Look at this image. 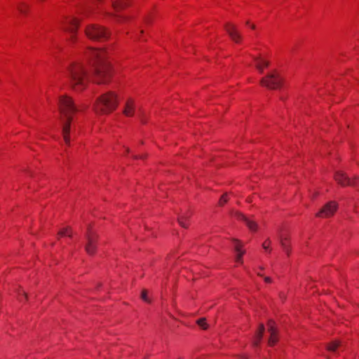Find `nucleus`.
<instances>
[{
	"mask_svg": "<svg viewBox=\"0 0 359 359\" xmlns=\"http://www.w3.org/2000/svg\"><path fill=\"white\" fill-rule=\"evenodd\" d=\"M86 55L91 61L95 81L98 83H107L112 76L108 52L104 49L88 48Z\"/></svg>",
	"mask_w": 359,
	"mask_h": 359,
	"instance_id": "f257e3e1",
	"label": "nucleus"
},
{
	"mask_svg": "<svg viewBox=\"0 0 359 359\" xmlns=\"http://www.w3.org/2000/svg\"><path fill=\"white\" fill-rule=\"evenodd\" d=\"M60 117L62 126V132L65 142L69 144L70 142L69 133L73 114L78 111L72 99L67 95H62L58 102Z\"/></svg>",
	"mask_w": 359,
	"mask_h": 359,
	"instance_id": "f03ea898",
	"label": "nucleus"
},
{
	"mask_svg": "<svg viewBox=\"0 0 359 359\" xmlns=\"http://www.w3.org/2000/svg\"><path fill=\"white\" fill-rule=\"evenodd\" d=\"M67 76L70 85L74 90L81 91L86 87L88 77L83 64H72L67 70Z\"/></svg>",
	"mask_w": 359,
	"mask_h": 359,
	"instance_id": "7ed1b4c3",
	"label": "nucleus"
},
{
	"mask_svg": "<svg viewBox=\"0 0 359 359\" xmlns=\"http://www.w3.org/2000/svg\"><path fill=\"white\" fill-rule=\"evenodd\" d=\"M117 105L116 95L109 92L99 97L96 100L94 107L97 114H109L113 111Z\"/></svg>",
	"mask_w": 359,
	"mask_h": 359,
	"instance_id": "20e7f679",
	"label": "nucleus"
},
{
	"mask_svg": "<svg viewBox=\"0 0 359 359\" xmlns=\"http://www.w3.org/2000/svg\"><path fill=\"white\" fill-rule=\"evenodd\" d=\"M85 34L90 40L100 41L106 40L109 36V32L105 27L97 24L86 26Z\"/></svg>",
	"mask_w": 359,
	"mask_h": 359,
	"instance_id": "39448f33",
	"label": "nucleus"
},
{
	"mask_svg": "<svg viewBox=\"0 0 359 359\" xmlns=\"http://www.w3.org/2000/svg\"><path fill=\"white\" fill-rule=\"evenodd\" d=\"M85 240L84 248L86 253L89 255H95L97 250L98 235L90 226L88 227L85 233Z\"/></svg>",
	"mask_w": 359,
	"mask_h": 359,
	"instance_id": "423d86ee",
	"label": "nucleus"
},
{
	"mask_svg": "<svg viewBox=\"0 0 359 359\" xmlns=\"http://www.w3.org/2000/svg\"><path fill=\"white\" fill-rule=\"evenodd\" d=\"M130 0H111V6L113 8L114 12H109L107 11H104L103 12L107 16L113 17L118 22H121L126 18L124 16L118 15L116 14V13L120 12L128 6L130 5Z\"/></svg>",
	"mask_w": 359,
	"mask_h": 359,
	"instance_id": "0eeeda50",
	"label": "nucleus"
},
{
	"mask_svg": "<svg viewBox=\"0 0 359 359\" xmlns=\"http://www.w3.org/2000/svg\"><path fill=\"white\" fill-rule=\"evenodd\" d=\"M260 83L270 89L279 88L282 85V78L276 72H271L266 75V77L262 78Z\"/></svg>",
	"mask_w": 359,
	"mask_h": 359,
	"instance_id": "6e6552de",
	"label": "nucleus"
},
{
	"mask_svg": "<svg viewBox=\"0 0 359 359\" xmlns=\"http://www.w3.org/2000/svg\"><path fill=\"white\" fill-rule=\"evenodd\" d=\"M79 22L76 18L69 17L62 22V29L71 34L70 41L74 42L76 40V33L79 27Z\"/></svg>",
	"mask_w": 359,
	"mask_h": 359,
	"instance_id": "1a4fd4ad",
	"label": "nucleus"
},
{
	"mask_svg": "<svg viewBox=\"0 0 359 359\" xmlns=\"http://www.w3.org/2000/svg\"><path fill=\"white\" fill-rule=\"evenodd\" d=\"M337 209V203L334 201H330L326 203L318 212L316 217H330L334 215Z\"/></svg>",
	"mask_w": 359,
	"mask_h": 359,
	"instance_id": "9d476101",
	"label": "nucleus"
},
{
	"mask_svg": "<svg viewBox=\"0 0 359 359\" xmlns=\"http://www.w3.org/2000/svg\"><path fill=\"white\" fill-rule=\"evenodd\" d=\"M334 178L335 180L342 186H355L358 180L356 177L353 179H351L341 171L337 172Z\"/></svg>",
	"mask_w": 359,
	"mask_h": 359,
	"instance_id": "9b49d317",
	"label": "nucleus"
},
{
	"mask_svg": "<svg viewBox=\"0 0 359 359\" xmlns=\"http://www.w3.org/2000/svg\"><path fill=\"white\" fill-rule=\"evenodd\" d=\"M268 332L270 334V337L268 341L269 346H273L278 341V331L275 327V323L270 320L267 323Z\"/></svg>",
	"mask_w": 359,
	"mask_h": 359,
	"instance_id": "f8f14e48",
	"label": "nucleus"
},
{
	"mask_svg": "<svg viewBox=\"0 0 359 359\" xmlns=\"http://www.w3.org/2000/svg\"><path fill=\"white\" fill-rule=\"evenodd\" d=\"M225 29L233 41L236 43H239L241 41L242 38L241 35L238 32L236 27L234 25L226 24L225 26Z\"/></svg>",
	"mask_w": 359,
	"mask_h": 359,
	"instance_id": "ddd939ff",
	"label": "nucleus"
},
{
	"mask_svg": "<svg viewBox=\"0 0 359 359\" xmlns=\"http://www.w3.org/2000/svg\"><path fill=\"white\" fill-rule=\"evenodd\" d=\"M135 112V104L133 100L129 99L127 100L123 109V114L126 116H133Z\"/></svg>",
	"mask_w": 359,
	"mask_h": 359,
	"instance_id": "4468645a",
	"label": "nucleus"
},
{
	"mask_svg": "<svg viewBox=\"0 0 359 359\" xmlns=\"http://www.w3.org/2000/svg\"><path fill=\"white\" fill-rule=\"evenodd\" d=\"M236 216L238 219L243 220L245 222L246 225L251 231H256L257 224L255 222L251 220L250 219L246 217L241 212H236Z\"/></svg>",
	"mask_w": 359,
	"mask_h": 359,
	"instance_id": "2eb2a0df",
	"label": "nucleus"
},
{
	"mask_svg": "<svg viewBox=\"0 0 359 359\" xmlns=\"http://www.w3.org/2000/svg\"><path fill=\"white\" fill-rule=\"evenodd\" d=\"M278 239H279L280 244L283 250L285 252V253L287 255H289L290 252V247L288 243V240H289L288 237L285 236L283 234H280L278 236Z\"/></svg>",
	"mask_w": 359,
	"mask_h": 359,
	"instance_id": "dca6fc26",
	"label": "nucleus"
},
{
	"mask_svg": "<svg viewBox=\"0 0 359 359\" xmlns=\"http://www.w3.org/2000/svg\"><path fill=\"white\" fill-rule=\"evenodd\" d=\"M233 242H235L234 249L237 253L236 257V262L238 263H242V256L245 254V251L241 250L239 241L238 240L234 239Z\"/></svg>",
	"mask_w": 359,
	"mask_h": 359,
	"instance_id": "f3484780",
	"label": "nucleus"
},
{
	"mask_svg": "<svg viewBox=\"0 0 359 359\" xmlns=\"http://www.w3.org/2000/svg\"><path fill=\"white\" fill-rule=\"evenodd\" d=\"M265 327L263 324H260L258 330L257 331L255 339L253 341V345L255 346H257L263 337V334L264 332Z\"/></svg>",
	"mask_w": 359,
	"mask_h": 359,
	"instance_id": "a211bd4d",
	"label": "nucleus"
},
{
	"mask_svg": "<svg viewBox=\"0 0 359 359\" xmlns=\"http://www.w3.org/2000/svg\"><path fill=\"white\" fill-rule=\"evenodd\" d=\"M255 60L257 62L256 67L260 72H263L264 67L269 66V62L267 61L262 60L259 58H255Z\"/></svg>",
	"mask_w": 359,
	"mask_h": 359,
	"instance_id": "6ab92c4d",
	"label": "nucleus"
},
{
	"mask_svg": "<svg viewBox=\"0 0 359 359\" xmlns=\"http://www.w3.org/2000/svg\"><path fill=\"white\" fill-rule=\"evenodd\" d=\"M341 346V341L335 340L327 344V349L331 352H335L337 348Z\"/></svg>",
	"mask_w": 359,
	"mask_h": 359,
	"instance_id": "aec40b11",
	"label": "nucleus"
},
{
	"mask_svg": "<svg viewBox=\"0 0 359 359\" xmlns=\"http://www.w3.org/2000/svg\"><path fill=\"white\" fill-rule=\"evenodd\" d=\"M188 216L187 215H181L178 217V222L180 224V225L184 228H187V222L188 220Z\"/></svg>",
	"mask_w": 359,
	"mask_h": 359,
	"instance_id": "412c9836",
	"label": "nucleus"
},
{
	"mask_svg": "<svg viewBox=\"0 0 359 359\" xmlns=\"http://www.w3.org/2000/svg\"><path fill=\"white\" fill-rule=\"evenodd\" d=\"M197 324L198 326H200L202 329L206 330L208 328V324L206 323V319L204 318H199L197 320Z\"/></svg>",
	"mask_w": 359,
	"mask_h": 359,
	"instance_id": "4be33fe9",
	"label": "nucleus"
},
{
	"mask_svg": "<svg viewBox=\"0 0 359 359\" xmlns=\"http://www.w3.org/2000/svg\"><path fill=\"white\" fill-rule=\"evenodd\" d=\"M227 201H228L227 194H225L222 195V197L220 198L219 201V205H223Z\"/></svg>",
	"mask_w": 359,
	"mask_h": 359,
	"instance_id": "5701e85b",
	"label": "nucleus"
},
{
	"mask_svg": "<svg viewBox=\"0 0 359 359\" xmlns=\"http://www.w3.org/2000/svg\"><path fill=\"white\" fill-rule=\"evenodd\" d=\"M271 240H270V239H269V238H268V239H266V240L263 243V244H262V247H263V248H264V250H269V251H271V250L269 249V246H270V245H271Z\"/></svg>",
	"mask_w": 359,
	"mask_h": 359,
	"instance_id": "b1692460",
	"label": "nucleus"
},
{
	"mask_svg": "<svg viewBox=\"0 0 359 359\" xmlns=\"http://www.w3.org/2000/svg\"><path fill=\"white\" fill-rule=\"evenodd\" d=\"M27 8L28 6L25 4H22L18 6V10L21 13H26Z\"/></svg>",
	"mask_w": 359,
	"mask_h": 359,
	"instance_id": "393cba45",
	"label": "nucleus"
},
{
	"mask_svg": "<svg viewBox=\"0 0 359 359\" xmlns=\"http://www.w3.org/2000/svg\"><path fill=\"white\" fill-rule=\"evenodd\" d=\"M141 297L142 299L146 302H149V300L147 297V290H144L142 292V294H141Z\"/></svg>",
	"mask_w": 359,
	"mask_h": 359,
	"instance_id": "a878e982",
	"label": "nucleus"
},
{
	"mask_svg": "<svg viewBox=\"0 0 359 359\" xmlns=\"http://www.w3.org/2000/svg\"><path fill=\"white\" fill-rule=\"evenodd\" d=\"M68 231H69V227L63 229L58 232V236H66Z\"/></svg>",
	"mask_w": 359,
	"mask_h": 359,
	"instance_id": "bb28decb",
	"label": "nucleus"
},
{
	"mask_svg": "<svg viewBox=\"0 0 359 359\" xmlns=\"http://www.w3.org/2000/svg\"><path fill=\"white\" fill-rule=\"evenodd\" d=\"M140 119L141 120L142 122H144V118H143V116H144V112L142 111L141 109H140Z\"/></svg>",
	"mask_w": 359,
	"mask_h": 359,
	"instance_id": "cd10ccee",
	"label": "nucleus"
},
{
	"mask_svg": "<svg viewBox=\"0 0 359 359\" xmlns=\"http://www.w3.org/2000/svg\"><path fill=\"white\" fill-rule=\"evenodd\" d=\"M67 236L69 237H72V229L69 227V231L67 233Z\"/></svg>",
	"mask_w": 359,
	"mask_h": 359,
	"instance_id": "c85d7f7f",
	"label": "nucleus"
},
{
	"mask_svg": "<svg viewBox=\"0 0 359 359\" xmlns=\"http://www.w3.org/2000/svg\"><path fill=\"white\" fill-rule=\"evenodd\" d=\"M264 281H265L266 283H271V278H269V277H265V278H264Z\"/></svg>",
	"mask_w": 359,
	"mask_h": 359,
	"instance_id": "c756f323",
	"label": "nucleus"
},
{
	"mask_svg": "<svg viewBox=\"0 0 359 359\" xmlns=\"http://www.w3.org/2000/svg\"><path fill=\"white\" fill-rule=\"evenodd\" d=\"M142 158H143V157L142 156H134V158H136V159Z\"/></svg>",
	"mask_w": 359,
	"mask_h": 359,
	"instance_id": "7c9ffc66",
	"label": "nucleus"
},
{
	"mask_svg": "<svg viewBox=\"0 0 359 359\" xmlns=\"http://www.w3.org/2000/svg\"><path fill=\"white\" fill-rule=\"evenodd\" d=\"M22 295L26 298L27 294H26V293L25 292H22Z\"/></svg>",
	"mask_w": 359,
	"mask_h": 359,
	"instance_id": "2f4dec72",
	"label": "nucleus"
},
{
	"mask_svg": "<svg viewBox=\"0 0 359 359\" xmlns=\"http://www.w3.org/2000/svg\"><path fill=\"white\" fill-rule=\"evenodd\" d=\"M251 27H252V29H255V25H252Z\"/></svg>",
	"mask_w": 359,
	"mask_h": 359,
	"instance_id": "473e14b6",
	"label": "nucleus"
},
{
	"mask_svg": "<svg viewBox=\"0 0 359 359\" xmlns=\"http://www.w3.org/2000/svg\"><path fill=\"white\" fill-rule=\"evenodd\" d=\"M145 22H146L147 23H148V22H149V19H146V20H145Z\"/></svg>",
	"mask_w": 359,
	"mask_h": 359,
	"instance_id": "72a5a7b5",
	"label": "nucleus"
}]
</instances>
